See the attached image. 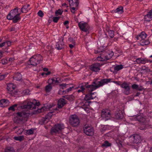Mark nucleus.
<instances>
[{"label":"nucleus","mask_w":152,"mask_h":152,"mask_svg":"<svg viewBox=\"0 0 152 152\" xmlns=\"http://www.w3.org/2000/svg\"><path fill=\"white\" fill-rule=\"evenodd\" d=\"M110 79L105 78L98 81L96 79L94 80L91 85H88V83H83L81 85V86L85 87L86 91L91 92L105 84H107L108 82H110Z\"/></svg>","instance_id":"1"},{"label":"nucleus","mask_w":152,"mask_h":152,"mask_svg":"<svg viewBox=\"0 0 152 152\" xmlns=\"http://www.w3.org/2000/svg\"><path fill=\"white\" fill-rule=\"evenodd\" d=\"M16 116L15 117L13 121L15 123L20 124L26 121L30 115L29 112L26 111L18 112L16 113Z\"/></svg>","instance_id":"2"},{"label":"nucleus","mask_w":152,"mask_h":152,"mask_svg":"<svg viewBox=\"0 0 152 152\" xmlns=\"http://www.w3.org/2000/svg\"><path fill=\"white\" fill-rule=\"evenodd\" d=\"M100 56L98 57V60L100 61H104L108 60L112 58L114 55L113 51H101Z\"/></svg>","instance_id":"3"},{"label":"nucleus","mask_w":152,"mask_h":152,"mask_svg":"<svg viewBox=\"0 0 152 152\" xmlns=\"http://www.w3.org/2000/svg\"><path fill=\"white\" fill-rule=\"evenodd\" d=\"M42 60V57L40 54L34 55L30 58L28 62V64L29 65L34 66H36Z\"/></svg>","instance_id":"4"},{"label":"nucleus","mask_w":152,"mask_h":152,"mask_svg":"<svg viewBox=\"0 0 152 152\" xmlns=\"http://www.w3.org/2000/svg\"><path fill=\"white\" fill-rule=\"evenodd\" d=\"M64 128L63 124H55L50 130V133L52 134L59 133L61 132L62 130Z\"/></svg>","instance_id":"5"},{"label":"nucleus","mask_w":152,"mask_h":152,"mask_svg":"<svg viewBox=\"0 0 152 152\" xmlns=\"http://www.w3.org/2000/svg\"><path fill=\"white\" fill-rule=\"evenodd\" d=\"M69 123L73 127H77L79 124L80 120L78 117L75 115H71L69 118Z\"/></svg>","instance_id":"6"},{"label":"nucleus","mask_w":152,"mask_h":152,"mask_svg":"<svg viewBox=\"0 0 152 152\" xmlns=\"http://www.w3.org/2000/svg\"><path fill=\"white\" fill-rule=\"evenodd\" d=\"M78 26L80 29L83 31L88 34L91 30V28L88 24L84 22H80L78 23Z\"/></svg>","instance_id":"7"},{"label":"nucleus","mask_w":152,"mask_h":152,"mask_svg":"<svg viewBox=\"0 0 152 152\" xmlns=\"http://www.w3.org/2000/svg\"><path fill=\"white\" fill-rule=\"evenodd\" d=\"M101 116L105 121L109 120L111 117L110 110L107 109H104L102 110Z\"/></svg>","instance_id":"8"},{"label":"nucleus","mask_w":152,"mask_h":152,"mask_svg":"<svg viewBox=\"0 0 152 152\" xmlns=\"http://www.w3.org/2000/svg\"><path fill=\"white\" fill-rule=\"evenodd\" d=\"M130 141L131 142L137 144L141 141V136L138 134H134L130 137Z\"/></svg>","instance_id":"9"},{"label":"nucleus","mask_w":152,"mask_h":152,"mask_svg":"<svg viewBox=\"0 0 152 152\" xmlns=\"http://www.w3.org/2000/svg\"><path fill=\"white\" fill-rule=\"evenodd\" d=\"M67 103V101L64 98H60L58 101V107L54 108L53 110H58L61 111L60 110L64 105Z\"/></svg>","instance_id":"10"},{"label":"nucleus","mask_w":152,"mask_h":152,"mask_svg":"<svg viewBox=\"0 0 152 152\" xmlns=\"http://www.w3.org/2000/svg\"><path fill=\"white\" fill-rule=\"evenodd\" d=\"M83 129L84 133L86 135L91 136L94 135V129L92 126L85 125L83 127Z\"/></svg>","instance_id":"11"},{"label":"nucleus","mask_w":152,"mask_h":152,"mask_svg":"<svg viewBox=\"0 0 152 152\" xmlns=\"http://www.w3.org/2000/svg\"><path fill=\"white\" fill-rule=\"evenodd\" d=\"M26 104H24L22 106L23 108L28 109H36V106L35 104L32 102L26 101Z\"/></svg>","instance_id":"12"},{"label":"nucleus","mask_w":152,"mask_h":152,"mask_svg":"<svg viewBox=\"0 0 152 152\" xmlns=\"http://www.w3.org/2000/svg\"><path fill=\"white\" fill-rule=\"evenodd\" d=\"M121 87L124 89L123 93L125 94L128 95L129 94L130 88L129 84L124 82L121 84Z\"/></svg>","instance_id":"13"},{"label":"nucleus","mask_w":152,"mask_h":152,"mask_svg":"<svg viewBox=\"0 0 152 152\" xmlns=\"http://www.w3.org/2000/svg\"><path fill=\"white\" fill-rule=\"evenodd\" d=\"M90 93L88 94L85 96L84 98V99L86 101V102H85L87 104L86 105H89V103L90 102H87V101L90 100L91 99H93L95 98L96 97V95H94V94L95 93H91L90 92Z\"/></svg>","instance_id":"14"},{"label":"nucleus","mask_w":152,"mask_h":152,"mask_svg":"<svg viewBox=\"0 0 152 152\" xmlns=\"http://www.w3.org/2000/svg\"><path fill=\"white\" fill-rule=\"evenodd\" d=\"M100 64L98 63H96L91 64L90 66V70L94 72H98L100 69Z\"/></svg>","instance_id":"15"},{"label":"nucleus","mask_w":152,"mask_h":152,"mask_svg":"<svg viewBox=\"0 0 152 152\" xmlns=\"http://www.w3.org/2000/svg\"><path fill=\"white\" fill-rule=\"evenodd\" d=\"M20 13H18L16 16L13 17L12 18H10L11 17L9 15H7V19L9 20H12L13 23H16L20 19Z\"/></svg>","instance_id":"16"},{"label":"nucleus","mask_w":152,"mask_h":152,"mask_svg":"<svg viewBox=\"0 0 152 152\" xmlns=\"http://www.w3.org/2000/svg\"><path fill=\"white\" fill-rule=\"evenodd\" d=\"M64 47V44L63 42V39L61 41L59 40L57 43L56 45V48L58 50H61Z\"/></svg>","instance_id":"17"},{"label":"nucleus","mask_w":152,"mask_h":152,"mask_svg":"<svg viewBox=\"0 0 152 152\" xmlns=\"http://www.w3.org/2000/svg\"><path fill=\"white\" fill-rule=\"evenodd\" d=\"M18 8L17 7L14 9L13 10H11L10 12V14L7 15H9L11 17L10 18H12L16 16L17 14L18 13Z\"/></svg>","instance_id":"18"},{"label":"nucleus","mask_w":152,"mask_h":152,"mask_svg":"<svg viewBox=\"0 0 152 152\" xmlns=\"http://www.w3.org/2000/svg\"><path fill=\"white\" fill-rule=\"evenodd\" d=\"M144 19L145 20L149 21L152 20V9L148 12V14L145 16Z\"/></svg>","instance_id":"19"},{"label":"nucleus","mask_w":152,"mask_h":152,"mask_svg":"<svg viewBox=\"0 0 152 152\" xmlns=\"http://www.w3.org/2000/svg\"><path fill=\"white\" fill-rule=\"evenodd\" d=\"M123 117L122 112L119 110L116 111L115 114V118L118 119H121Z\"/></svg>","instance_id":"20"},{"label":"nucleus","mask_w":152,"mask_h":152,"mask_svg":"<svg viewBox=\"0 0 152 152\" xmlns=\"http://www.w3.org/2000/svg\"><path fill=\"white\" fill-rule=\"evenodd\" d=\"M70 7H77L78 4V0H70L69 1Z\"/></svg>","instance_id":"21"},{"label":"nucleus","mask_w":152,"mask_h":152,"mask_svg":"<svg viewBox=\"0 0 152 152\" xmlns=\"http://www.w3.org/2000/svg\"><path fill=\"white\" fill-rule=\"evenodd\" d=\"M147 36V34L144 32H142L136 37L137 40H143L145 39Z\"/></svg>","instance_id":"22"},{"label":"nucleus","mask_w":152,"mask_h":152,"mask_svg":"<svg viewBox=\"0 0 152 152\" xmlns=\"http://www.w3.org/2000/svg\"><path fill=\"white\" fill-rule=\"evenodd\" d=\"M14 80H20L22 79V76L20 73H15L13 77Z\"/></svg>","instance_id":"23"},{"label":"nucleus","mask_w":152,"mask_h":152,"mask_svg":"<svg viewBox=\"0 0 152 152\" xmlns=\"http://www.w3.org/2000/svg\"><path fill=\"white\" fill-rule=\"evenodd\" d=\"M135 118L136 120L138 121L139 122L144 124L145 123V119L142 115H138Z\"/></svg>","instance_id":"24"},{"label":"nucleus","mask_w":152,"mask_h":152,"mask_svg":"<svg viewBox=\"0 0 152 152\" xmlns=\"http://www.w3.org/2000/svg\"><path fill=\"white\" fill-rule=\"evenodd\" d=\"M13 85L12 83L9 84L7 85V90L11 92H12V93L15 94L14 92L17 93V92L16 91L14 90V88L13 87Z\"/></svg>","instance_id":"25"},{"label":"nucleus","mask_w":152,"mask_h":152,"mask_svg":"<svg viewBox=\"0 0 152 152\" xmlns=\"http://www.w3.org/2000/svg\"><path fill=\"white\" fill-rule=\"evenodd\" d=\"M74 87H69V88H68L65 91H62L61 90H59L58 92V94H59L61 95L63 94H66L67 92H68L70 91H71L72 89Z\"/></svg>","instance_id":"26"},{"label":"nucleus","mask_w":152,"mask_h":152,"mask_svg":"<svg viewBox=\"0 0 152 152\" xmlns=\"http://www.w3.org/2000/svg\"><path fill=\"white\" fill-rule=\"evenodd\" d=\"M9 103V101L7 99H2L0 100V106L4 107L7 104Z\"/></svg>","instance_id":"27"},{"label":"nucleus","mask_w":152,"mask_h":152,"mask_svg":"<svg viewBox=\"0 0 152 152\" xmlns=\"http://www.w3.org/2000/svg\"><path fill=\"white\" fill-rule=\"evenodd\" d=\"M52 107V106H51L50 105H47V106L46 107H42L39 110H38V112H43L45 111L47 109H48L49 110H50Z\"/></svg>","instance_id":"28"},{"label":"nucleus","mask_w":152,"mask_h":152,"mask_svg":"<svg viewBox=\"0 0 152 152\" xmlns=\"http://www.w3.org/2000/svg\"><path fill=\"white\" fill-rule=\"evenodd\" d=\"M14 139L16 140L21 141L24 140V137L23 136H15L14 137Z\"/></svg>","instance_id":"29"},{"label":"nucleus","mask_w":152,"mask_h":152,"mask_svg":"<svg viewBox=\"0 0 152 152\" xmlns=\"http://www.w3.org/2000/svg\"><path fill=\"white\" fill-rule=\"evenodd\" d=\"M49 119H48V118H47L46 116L45 118H43L41 119V122L42 123H40L41 124H43L47 123Z\"/></svg>","instance_id":"30"},{"label":"nucleus","mask_w":152,"mask_h":152,"mask_svg":"<svg viewBox=\"0 0 152 152\" xmlns=\"http://www.w3.org/2000/svg\"><path fill=\"white\" fill-rule=\"evenodd\" d=\"M123 66L122 65H116L114 67V70L115 71H118L123 68Z\"/></svg>","instance_id":"31"},{"label":"nucleus","mask_w":152,"mask_h":152,"mask_svg":"<svg viewBox=\"0 0 152 152\" xmlns=\"http://www.w3.org/2000/svg\"><path fill=\"white\" fill-rule=\"evenodd\" d=\"M52 89V87L50 84H49L45 87V90L46 92H50Z\"/></svg>","instance_id":"32"},{"label":"nucleus","mask_w":152,"mask_h":152,"mask_svg":"<svg viewBox=\"0 0 152 152\" xmlns=\"http://www.w3.org/2000/svg\"><path fill=\"white\" fill-rule=\"evenodd\" d=\"M116 10L117 12L118 13L121 14L124 12L123 7L121 6H120L117 8L116 9Z\"/></svg>","instance_id":"33"},{"label":"nucleus","mask_w":152,"mask_h":152,"mask_svg":"<svg viewBox=\"0 0 152 152\" xmlns=\"http://www.w3.org/2000/svg\"><path fill=\"white\" fill-rule=\"evenodd\" d=\"M111 145V143H109L108 141L106 140L102 144V147H107L110 146Z\"/></svg>","instance_id":"34"},{"label":"nucleus","mask_w":152,"mask_h":152,"mask_svg":"<svg viewBox=\"0 0 152 152\" xmlns=\"http://www.w3.org/2000/svg\"><path fill=\"white\" fill-rule=\"evenodd\" d=\"M69 85V84H66L64 83H62L59 85L60 90H61V89H64L65 88L68 87Z\"/></svg>","instance_id":"35"},{"label":"nucleus","mask_w":152,"mask_h":152,"mask_svg":"<svg viewBox=\"0 0 152 152\" xmlns=\"http://www.w3.org/2000/svg\"><path fill=\"white\" fill-rule=\"evenodd\" d=\"M28 8L27 7L26 5L23 6L21 8V11L22 13H26L28 12L27 10Z\"/></svg>","instance_id":"36"},{"label":"nucleus","mask_w":152,"mask_h":152,"mask_svg":"<svg viewBox=\"0 0 152 152\" xmlns=\"http://www.w3.org/2000/svg\"><path fill=\"white\" fill-rule=\"evenodd\" d=\"M17 106L18 104H15L13 105H12L8 108V110L9 111L12 110L14 111L15 110V108Z\"/></svg>","instance_id":"37"},{"label":"nucleus","mask_w":152,"mask_h":152,"mask_svg":"<svg viewBox=\"0 0 152 152\" xmlns=\"http://www.w3.org/2000/svg\"><path fill=\"white\" fill-rule=\"evenodd\" d=\"M75 97L72 95H67L66 99H67L70 101H72L74 100Z\"/></svg>","instance_id":"38"},{"label":"nucleus","mask_w":152,"mask_h":152,"mask_svg":"<svg viewBox=\"0 0 152 152\" xmlns=\"http://www.w3.org/2000/svg\"><path fill=\"white\" fill-rule=\"evenodd\" d=\"M5 152H15L13 148L11 147H7L5 150Z\"/></svg>","instance_id":"39"},{"label":"nucleus","mask_w":152,"mask_h":152,"mask_svg":"<svg viewBox=\"0 0 152 152\" xmlns=\"http://www.w3.org/2000/svg\"><path fill=\"white\" fill-rule=\"evenodd\" d=\"M52 81V83H59V81L57 80V78L54 77L51 79H49L48 80L49 81Z\"/></svg>","instance_id":"40"},{"label":"nucleus","mask_w":152,"mask_h":152,"mask_svg":"<svg viewBox=\"0 0 152 152\" xmlns=\"http://www.w3.org/2000/svg\"><path fill=\"white\" fill-rule=\"evenodd\" d=\"M108 33L109 35L111 38H112L114 37V34L113 31L111 30L110 31H109Z\"/></svg>","instance_id":"41"},{"label":"nucleus","mask_w":152,"mask_h":152,"mask_svg":"<svg viewBox=\"0 0 152 152\" xmlns=\"http://www.w3.org/2000/svg\"><path fill=\"white\" fill-rule=\"evenodd\" d=\"M63 11L60 10V9L56 11L55 13V15L56 16H57L59 15H61L62 14Z\"/></svg>","instance_id":"42"},{"label":"nucleus","mask_w":152,"mask_h":152,"mask_svg":"<svg viewBox=\"0 0 152 152\" xmlns=\"http://www.w3.org/2000/svg\"><path fill=\"white\" fill-rule=\"evenodd\" d=\"M7 60L5 59H2L0 60V64H1L3 65L7 63Z\"/></svg>","instance_id":"43"},{"label":"nucleus","mask_w":152,"mask_h":152,"mask_svg":"<svg viewBox=\"0 0 152 152\" xmlns=\"http://www.w3.org/2000/svg\"><path fill=\"white\" fill-rule=\"evenodd\" d=\"M34 132V130L32 129L27 130H26V133L28 135H30L33 134Z\"/></svg>","instance_id":"44"},{"label":"nucleus","mask_w":152,"mask_h":152,"mask_svg":"<svg viewBox=\"0 0 152 152\" xmlns=\"http://www.w3.org/2000/svg\"><path fill=\"white\" fill-rule=\"evenodd\" d=\"M53 112H54V111H53L52 112H50L48 113L47 115L46 116L47 118H48V119L50 120L51 118L53 115L52 113Z\"/></svg>","instance_id":"45"},{"label":"nucleus","mask_w":152,"mask_h":152,"mask_svg":"<svg viewBox=\"0 0 152 152\" xmlns=\"http://www.w3.org/2000/svg\"><path fill=\"white\" fill-rule=\"evenodd\" d=\"M85 90L86 89L85 87H83V86H81L80 89L78 90L77 91L78 93H80L81 92L83 93Z\"/></svg>","instance_id":"46"},{"label":"nucleus","mask_w":152,"mask_h":152,"mask_svg":"<svg viewBox=\"0 0 152 152\" xmlns=\"http://www.w3.org/2000/svg\"><path fill=\"white\" fill-rule=\"evenodd\" d=\"M142 42L144 43V44H143L142 45H148L150 43V41L148 40H145L144 39L142 40Z\"/></svg>","instance_id":"47"},{"label":"nucleus","mask_w":152,"mask_h":152,"mask_svg":"<svg viewBox=\"0 0 152 152\" xmlns=\"http://www.w3.org/2000/svg\"><path fill=\"white\" fill-rule=\"evenodd\" d=\"M140 60V63L142 64H145V63L148 62V60L146 58Z\"/></svg>","instance_id":"48"},{"label":"nucleus","mask_w":152,"mask_h":152,"mask_svg":"<svg viewBox=\"0 0 152 152\" xmlns=\"http://www.w3.org/2000/svg\"><path fill=\"white\" fill-rule=\"evenodd\" d=\"M60 18L59 17H56L53 18V21L55 23H57Z\"/></svg>","instance_id":"49"},{"label":"nucleus","mask_w":152,"mask_h":152,"mask_svg":"<svg viewBox=\"0 0 152 152\" xmlns=\"http://www.w3.org/2000/svg\"><path fill=\"white\" fill-rule=\"evenodd\" d=\"M7 75V74H4V75H1L0 74V81L2 80H4L6 77V76Z\"/></svg>","instance_id":"50"},{"label":"nucleus","mask_w":152,"mask_h":152,"mask_svg":"<svg viewBox=\"0 0 152 152\" xmlns=\"http://www.w3.org/2000/svg\"><path fill=\"white\" fill-rule=\"evenodd\" d=\"M142 70H145L147 72H149L150 71V69L146 67L145 66H143L142 67Z\"/></svg>","instance_id":"51"},{"label":"nucleus","mask_w":152,"mask_h":152,"mask_svg":"<svg viewBox=\"0 0 152 152\" xmlns=\"http://www.w3.org/2000/svg\"><path fill=\"white\" fill-rule=\"evenodd\" d=\"M77 7H73V6L72 7H70V10H71V12L73 13H75V9H76Z\"/></svg>","instance_id":"52"},{"label":"nucleus","mask_w":152,"mask_h":152,"mask_svg":"<svg viewBox=\"0 0 152 152\" xmlns=\"http://www.w3.org/2000/svg\"><path fill=\"white\" fill-rule=\"evenodd\" d=\"M75 42L74 41L72 42V44H70L69 45V47L71 48L72 49L74 47V46H75Z\"/></svg>","instance_id":"53"},{"label":"nucleus","mask_w":152,"mask_h":152,"mask_svg":"<svg viewBox=\"0 0 152 152\" xmlns=\"http://www.w3.org/2000/svg\"><path fill=\"white\" fill-rule=\"evenodd\" d=\"M111 79L110 80H111V79ZM110 82H113L117 84L118 85H121V82L120 81H110V82H109V83Z\"/></svg>","instance_id":"54"},{"label":"nucleus","mask_w":152,"mask_h":152,"mask_svg":"<svg viewBox=\"0 0 152 152\" xmlns=\"http://www.w3.org/2000/svg\"><path fill=\"white\" fill-rule=\"evenodd\" d=\"M132 88L134 89H137L138 88V86L136 84H133L132 85Z\"/></svg>","instance_id":"55"},{"label":"nucleus","mask_w":152,"mask_h":152,"mask_svg":"<svg viewBox=\"0 0 152 152\" xmlns=\"http://www.w3.org/2000/svg\"><path fill=\"white\" fill-rule=\"evenodd\" d=\"M38 15L39 16L42 17L43 16V13L42 11L39 10L38 12Z\"/></svg>","instance_id":"56"},{"label":"nucleus","mask_w":152,"mask_h":152,"mask_svg":"<svg viewBox=\"0 0 152 152\" xmlns=\"http://www.w3.org/2000/svg\"><path fill=\"white\" fill-rule=\"evenodd\" d=\"M5 42L6 43V46H9L11 45V42L10 41H7Z\"/></svg>","instance_id":"57"},{"label":"nucleus","mask_w":152,"mask_h":152,"mask_svg":"<svg viewBox=\"0 0 152 152\" xmlns=\"http://www.w3.org/2000/svg\"><path fill=\"white\" fill-rule=\"evenodd\" d=\"M4 45L6 46V43L5 42H3V43L0 44V47H2Z\"/></svg>","instance_id":"58"},{"label":"nucleus","mask_w":152,"mask_h":152,"mask_svg":"<svg viewBox=\"0 0 152 152\" xmlns=\"http://www.w3.org/2000/svg\"><path fill=\"white\" fill-rule=\"evenodd\" d=\"M140 60H142V59L140 58H138L137 59L136 61L137 63H140Z\"/></svg>","instance_id":"59"},{"label":"nucleus","mask_w":152,"mask_h":152,"mask_svg":"<svg viewBox=\"0 0 152 152\" xmlns=\"http://www.w3.org/2000/svg\"><path fill=\"white\" fill-rule=\"evenodd\" d=\"M143 88H142V87L140 86V87H138L137 90H138L139 91H141L143 89Z\"/></svg>","instance_id":"60"},{"label":"nucleus","mask_w":152,"mask_h":152,"mask_svg":"<svg viewBox=\"0 0 152 152\" xmlns=\"http://www.w3.org/2000/svg\"><path fill=\"white\" fill-rule=\"evenodd\" d=\"M35 105L36 108V106H38L40 105L39 102H36L35 103H34Z\"/></svg>","instance_id":"61"},{"label":"nucleus","mask_w":152,"mask_h":152,"mask_svg":"<svg viewBox=\"0 0 152 152\" xmlns=\"http://www.w3.org/2000/svg\"><path fill=\"white\" fill-rule=\"evenodd\" d=\"M69 23V21L68 20H66L64 23V25H66Z\"/></svg>","instance_id":"62"},{"label":"nucleus","mask_w":152,"mask_h":152,"mask_svg":"<svg viewBox=\"0 0 152 152\" xmlns=\"http://www.w3.org/2000/svg\"><path fill=\"white\" fill-rule=\"evenodd\" d=\"M51 74V72L50 71H48L47 73H46L45 75H50Z\"/></svg>","instance_id":"63"},{"label":"nucleus","mask_w":152,"mask_h":152,"mask_svg":"<svg viewBox=\"0 0 152 152\" xmlns=\"http://www.w3.org/2000/svg\"><path fill=\"white\" fill-rule=\"evenodd\" d=\"M43 70L45 72H47L48 71V69L47 68H45L43 69Z\"/></svg>","instance_id":"64"}]
</instances>
